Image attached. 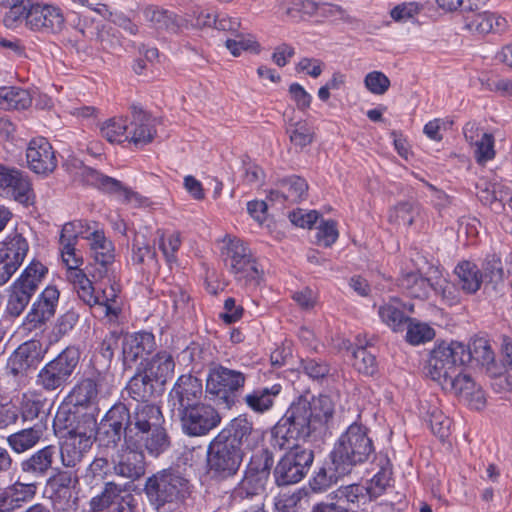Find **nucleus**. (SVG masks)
Segmentation results:
<instances>
[{
  "mask_svg": "<svg viewBox=\"0 0 512 512\" xmlns=\"http://www.w3.org/2000/svg\"><path fill=\"white\" fill-rule=\"evenodd\" d=\"M161 408L156 404H136L132 411L122 402L114 404L96 428L95 439L106 447H116L123 438V445L136 446L143 441L144 433L158 424H164Z\"/></svg>",
  "mask_w": 512,
  "mask_h": 512,
  "instance_id": "1",
  "label": "nucleus"
},
{
  "mask_svg": "<svg viewBox=\"0 0 512 512\" xmlns=\"http://www.w3.org/2000/svg\"><path fill=\"white\" fill-rule=\"evenodd\" d=\"M170 437L164 424H158L144 433L143 441L136 446L122 445L112 459L114 473L138 480L146 473V459L142 448L152 457H158L169 449Z\"/></svg>",
  "mask_w": 512,
  "mask_h": 512,
  "instance_id": "2",
  "label": "nucleus"
},
{
  "mask_svg": "<svg viewBox=\"0 0 512 512\" xmlns=\"http://www.w3.org/2000/svg\"><path fill=\"white\" fill-rule=\"evenodd\" d=\"M0 5L8 11L3 17L7 28H16L24 24L33 31L59 33L65 25V18L60 8L31 0H0Z\"/></svg>",
  "mask_w": 512,
  "mask_h": 512,
  "instance_id": "3",
  "label": "nucleus"
},
{
  "mask_svg": "<svg viewBox=\"0 0 512 512\" xmlns=\"http://www.w3.org/2000/svg\"><path fill=\"white\" fill-rule=\"evenodd\" d=\"M144 491L158 512H183L192 492L189 480L174 469H164L148 477Z\"/></svg>",
  "mask_w": 512,
  "mask_h": 512,
  "instance_id": "4",
  "label": "nucleus"
},
{
  "mask_svg": "<svg viewBox=\"0 0 512 512\" xmlns=\"http://www.w3.org/2000/svg\"><path fill=\"white\" fill-rule=\"evenodd\" d=\"M374 452L373 441L367 434V428L353 423L334 445L330 454L332 469L338 476L349 474L356 465L368 461Z\"/></svg>",
  "mask_w": 512,
  "mask_h": 512,
  "instance_id": "5",
  "label": "nucleus"
},
{
  "mask_svg": "<svg viewBox=\"0 0 512 512\" xmlns=\"http://www.w3.org/2000/svg\"><path fill=\"white\" fill-rule=\"evenodd\" d=\"M247 375L240 370L212 363L208 367L205 392L210 400L232 408L241 395Z\"/></svg>",
  "mask_w": 512,
  "mask_h": 512,
  "instance_id": "6",
  "label": "nucleus"
},
{
  "mask_svg": "<svg viewBox=\"0 0 512 512\" xmlns=\"http://www.w3.org/2000/svg\"><path fill=\"white\" fill-rule=\"evenodd\" d=\"M308 399L299 397L292 402L283 417L274 427V442L280 449L290 440H307L319 434L308 411Z\"/></svg>",
  "mask_w": 512,
  "mask_h": 512,
  "instance_id": "7",
  "label": "nucleus"
},
{
  "mask_svg": "<svg viewBox=\"0 0 512 512\" xmlns=\"http://www.w3.org/2000/svg\"><path fill=\"white\" fill-rule=\"evenodd\" d=\"M80 356L78 348L74 346L65 348L39 370L36 385L48 393L63 390L71 383L79 365Z\"/></svg>",
  "mask_w": 512,
  "mask_h": 512,
  "instance_id": "8",
  "label": "nucleus"
},
{
  "mask_svg": "<svg viewBox=\"0 0 512 512\" xmlns=\"http://www.w3.org/2000/svg\"><path fill=\"white\" fill-rule=\"evenodd\" d=\"M48 269L38 260H32L19 278L9 287L6 312L18 317L29 304Z\"/></svg>",
  "mask_w": 512,
  "mask_h": 512,
  "instance_id": "9",
  "label": "nucleus"
},
{
  "mask_svg": "<svg viewBox=\"0 0 512 512\" xmlns=\"http://www.w3.org/2000/svg\"><path fill=\"white\" fill-rule=\"evenodd\" d=\"M223 242L222 258L224 264L236 280L243 281L246 284L258 283L261 273L246 243L232 236H226Z\"/></svg>",
  "mask_w": 512,
  "mask_h": 512,
  "instance_id": "10",
  "label": "nucleus"
},
{
  "mask_svg": "<svg viewBox=\"0 0 512 512\" xmlns=\"http://www.w3.org/2000/svg\"><path fill=\"white\" fill-rule=\"evenodd\" d=\"M67 281L73 286L78 298L87 306L99 305L105 308L107 317L116 318L119 313V306L116 305L118 290L111 284L110 289H102L101 293L96 292L92 281L83 270H72L66 272Z\"/></svg>",
  "mask_w": 512,
  "mask_h": 512,
  "instance_id": "11",
  "label": "nucleus"
},
{
  "mask_svg": "<svg viewBox=\"0 0 512 512\" xmlns=\"http://www.w3.org/2000/svg\"><path fill=\"white\" fill-rule=\"evenodd\" d=\"M288 452L277 463L273 475L277 486H288L300 482L310 469L314 453L298 445L286 447Z\"/></svg>",
  "mask_w": 512,
  "mask_h": 512,
  "instance_id": "12",
  "label": "nucleus"
},
{
  "mask_svg": "<svg viewBox=\"0 0 512 512\" xmlns=\"http://www.w3.org/2000/svg\"><path fill=\"white\" fill-rule=\"evenodd\" d=\"M244 452L226 440L215 436L207 448V465L210 473L219 479L234 476L243 461Z\"/></svg>",
  "mask_w": 512,
  "mask_h": 512,
  "instance_id": "13",
  "label": "nucleus"
},
{
  "mask_svg": "<svg viewBox=\"0 0 512 512\" xmlns=\"http://www.w3.org/2000/svg\"><path fill=\"white\" fill-rule=\"evenodd\" d=\"M178 414L182 431L192 437L209 434L222 421L219 411L214 406L206 403H200Z\"/></svg>",
  "mask_w": 512,
  "mask_h": 512,
  "instance_id": "14",
  "label": "nucleus"
},
{
  "mask_svg": "<svg viewBox=\"0 0 512 512\" xmlns=\"http://www.w3.org/2000/svg\"><path fill=\"white\" fill-rule=\"evenodd\" d=\"M38 362L36 344L27 342L20 345L9 357L6 365V377L14 391L29 383V373Z\"/></svg>",
  "mask_w": 512,
  "mask_h": 512,
  "instance_id": "15",
  "label": "nucleus"
},
{
  "mask_svg": "<svg viewBox=\"0 0 512 512\" xmlns=\"http://www.w3.org/2000/svg\"><path fill=\"white\" fill-rule=\"evenodd\" d=\"M216 436L242 450H254L262 441L261 431L254 428L253 422L245 414L230 420Z\"/></svg>",
  "mask_w": 512,
  "mask_h": 512,
  "instance_id": "16",
  "label": "nucleus"
},
{
  "mask_svg": "<svg viewBox=\"0 0 512 512\" xmlns=\"http://www.w3.org/2000/svg\"><path fill=\"white\" fill-rule=\"evenodd\" d=\"M59 290L55 286H47L27 313L23 326L32 331L42 329L55 315L59 301Z\"/></svg>",
  "mask_w": 512,
  "mask_h": 512,
  "instance_id": "17",
  "label": "nucleus"
},
{
  "mask_svg": "<svg viewBox=\"0 0 512 512\" xmlns=\"http://www.w3.org/2000/svg\"><path fill=\"white\" fill-rule=\"evenodd\" d=\"M203 386L200 379L192 375H181L169 393L178 413L200 404Z\"/></svg>",
  "mask_w": 512,
  "mask_h": 512,
  "instance_id": "18",
  "label": "nucleus"
},
{
  "mask_svg": "<svg viewBox=\"0 0 512 512\" xmlns=\"http://www.w3.org/2000/svg\"><path fill=\"white\" fill-rule=\"evenodd\" d=\"M156 348L155 337L149 332L126 335L122 342L124 369H131L139 360L151 354Z\"/></svg>",
  "mask_w": 512,
  "mask_h": 512,
  "instance_id": "19",
  "label": "nucleus"
},
{
  "mask_svg": "<svg viewBox=\"0 0 512 512\" xmlns=\"http://www.w3.org/2000/svg\"><path fill=\"white\" fill-rule=\"evenodd\" d=\"M28 167L37 174H48L55 170L57 159L51 144L43 137L32 139L26 150Z\"/></svg>",
  "mask_w": 512,
  "mask_h": 512,
  "instance_id": "20",
  "label": "nucleus"
},
{
  "mask_svg": "<svg viewBox=\"0 0 512 512\" xmlns=\"http://www.w3.org/2000/svg\"><path fill=\"white\" fill-rule=\"evenodd\" d=\"M451 387L459 401L471 409L479 411L485 406L486 400L482 388L464 370L454 377Z\"/></svg>",
  "mask_w": 512,
  "mask_h": 512,
  "instance_id": "21",
  "label": "nucleus"
},
{
  "mask_svg": "<svg viewBox=\"0 0 512 512\" xmlns=\"http://www.w3.org/2000/svg\"><path fill=\"white\" fill-rule=\"evenodd\" d=\"M57 457V446L47 445L23 460L20 463V469L33 478H43L52 469Z\"/></svg>",
  "mask_w": 512,
  "mask_h": 512,
  "instance_id": "22",
  "label": "nucleus"
},
{
  "mask_svg": "<svg viewBox=\"0 0 512 512\" xmlns=\"http://www.w3.org/2000/svg\"><path fill=\"white\" fill-rule=\"evenodd\" d=\"M37 492L36 483L16 481L0 493V512H12L23 503L34 498Z\"/></svg>",
  "mask_w": 512,
  "mask_h": 512,
  "instance_id": "23",
  "label": "nucleus"
},
{
  "mask_svg": "<svg viewBox=\"0 0 512 512\" xmlns=\"http://www.w3.org/2000/svg\"><path fill=\"white\" fill-rule=\"evenodd\" d=\"M100 376L86 377L79 380L67 396L68 402L75 409H90L97 405Z\"/></svg>",
  "mask_w": 512,
  "mask_h": 512,
  "instance_id": "24",
  "label": "nucleus"
},
{
  "mask_svg": "<svg viewBox=\"0 0 512 512\" xmlns=\"http://www.w3.org/2000/svg\"><path fill=\"white\" fill-rule=\"evenodd\" d=\"M138 367L143 370L158 386H164L174 374L175 362L166 351L155 354L151 359L141 361Z\"/></svg>",
  "mask_w": 512,
  "mask_h": 512,
  "instance_id": "25",
  "label": "nucleus"
},
{
  "mask_svg": "<svg viewBox=\"0 0 512 512\" xmlns=\"http://www.w3.org/2000/svg\"><path fill=\"white\" fill-rule=\"evenodd\" d=\"M132 113L133 120L128 129V141L132 142L137 147L149 144L156 135V119L137 107H133Z\"/></svg>",
  "mask_w": 512,
  "mask_h": 512,
  "instance_id": "26",
  "label": "nucleus"
},
{
  "mask_svg": "<svg viewBox=\"0 0 512 512\" xmlns=\"http://www.w3.org/2000/svg\"><path fill=\"white\" fill-rule=\"evenodd\" d=\"M90 249L92 257L98 268V277H105L109 272V267L114 263V246L107 239L102 231L94 230L91 232Z\"/></svg>",
  "mask_w": 512,
  "mask_h": 512,
  "instance_id": "27",
  "label": "nucleus"
},
{
  "mask_svg": "<svg viewBox=\"0 0 512 512\" xmlns=\"http://www.w3.org/2000/svg\"><path fill=\"white\" fill-rule=\"evenodd\" d=\"M508 27L507 20L502 16L485 11L483 13H469L465 19V26L462 29H467L470 33L487 34L502 33Z\"/></svg>",
  "mask_w": 512,
  "mask_h": 512,
  "instance_id": "28",
  "label": "nucleus"
},
{
  "mask_svg": "<svg viewBox=\"0 0 512 512\" xmlns=\"http://www.w3.org/2000/svg\"><path fill=\"white\" fill-rule=\"evenodd\" d=\"M334 494L335 499L345 505L347 512H362L371 502L369 491L361 484L340 486Z\"/></svg>",
  "mask_w": 512,
  "mask_h": 512,
  "instance_id": "29",
  "label": "nucleus"
},
{
  "mask_svg": "<svg viewBox=\"0 0 512 512\" xmlns=\"http://www.w3.org/2000/svg\"><path fill=\"white\" fill-rule=\"evenodd\" d=\"M311 419L318 433L325 432L332 423L335 414V402L328 395H319L308 400Z\"/></svg>",
  "mask_w": 512,
  "mask_h": 512,
  "instance_id": "30",
  "label": "nucleus"
},
{
  "mask_svg": "<svg viewBox=\"0 0 512 512\" xmlns=\"http://www.w3.org/2000/svg\"><path fill=\"white\" fill-rule=\"evenodd\" d=\"M158 386L143 370L138 366L135 374L130 378L126 385L129 396L138 401V404H150Z\"/></svg>",
  "mask_w": 512,
  "mask_h": 512,
  "instance_id": "31",
  "label": "nucleus"
},
{
  "mask_svg": "<svg viewBox=\"0 0 512 512\" xmlns=\"http://www.w3.org/2000/svg\"><path fill=\"white\" fill-rule=\"evenodd\" d=\"M125 493L124 485L113 481L105 482L102 490L89 500V512H103L113 508Z\"/></svg>",
  "mask_w": 512,
  "mask_h": 512,
  "instance_id": "32",
  "label": "nucleus"
},
{
  "mask_svg": "<svg viewBox=\"0 0 512 512\" xmlns=\"http://www.w3.org/2000/svg\"><path fill=\"white\" fill-rule=\"evenodd\" d=\"M91 447L92 445L77 441L75 438L61 436L59 447H57L58 456L65 468L73 469L82 462Z\"/></svg>",
  "mask_w": 512,
  "mask_h": 512,
  "instance_id": "33",
  "label": "nucleus"
},
{
  "mask_svg": "<svg viewBox=\"0 0 512 512\" xmlns=\"http://www.w3.org/2000/svg\"><path fill=\"white\" fill-rule=\"evenodd\" d=\"M454 285L467 294H474L480 289L482 273L474 263L462 261L454 269Z\"/></svg>",
  "mask_w": 512,
  "mask_h": 512,
  "instance_id": "34",
  "label": "nucleus"
},
{
  "mask_svg": "<svg viewBox=\"0 0 512 512\" xmlns=\"http://www.w3.org/2000/svg\"><path fill=\"white\" fill-rule=\"evenodd\" d=\"M448 344L445 341L439 342L431 351L427 365V374L442 388L448 378Z\"/></svg>",
  "mask_w": 512,
  "mask_h": 512,
  "instance_id": "35",
  "label": "nucleus"
},
{
  "mask_svg": "<svg viewBox=\"0 0 512 512\" xmlns=\"http://www.w3.org/2000/svg\"><path fill=\"white\" fill-rule=\"evenodd\" d=\"M280 391L281 386L278 384L271 387L256 388L247 393L244 396L243 401L253 412L262 414L272 408L274 399Z\"/></svg>",
  "mask_w": 512,
  "mask_h": 512,
  "instance_id": "36",
  "label": "nucleus"
},
{
  "mask_svg": "<svg viewBox=\"0 0 512 512\" xmlns=\"http://www.w3.org/2000/svg\"><path fill=\"white\" fill-rule=\"evenodd\" d=\"M46 427L42 423L22 429L7 437V443L16 453H23L33 448L43 437Z\"/></svg>",
  "mask_w": 512,
  "mask_h": 512,
  "instance_id": "37",
  "label": "nucleus"
},
{
  "mask_svg": "<svg viewBox=\"0 0 512 512\" xmlns=\"http://www.w3.org/2000/svg\"><path fill=\"white\" fill-rule=\"evenodd\" d=\"M29 251L27 240L17 232L6 237L0 249V257L20 267Z\"/></svg>",
  "mask_w": 512,
  "mask_h": 512,
  "instance_id": "38",
  "label": "nucleus"
},
{
  "mask_svg": "<svg viewBox=\"0 0 512 512\" xmlns=\"http://www.w3.org/2000/svg\"><path fill=\"white\" fill-rule=\"evenodd\" d=\"M378 315L382 322L394 332L403 331L410 318L403 313L402 302L397 298H392L389 302L381 305Z\"/></svg>",
  "mask_w": 512,
  "mask_h": 512,
  "instance_id": "39",
  "label": "nucleus"
},
{
  "mask_svg": "<svg viewBox=\"0 0 512 512\" xmlns=\"http://www.w3.org/2000/svg\"><path fill=\"white\" fill-rule=\"evenodd\" d=\"M509 191L499 183L481 182L477 184V197L484 205L494 210L505 206L508 202Z\"/></svg>",
  "mask_w": 512,
  "mask_h": 512,
  "instance_id": "40",
  "label": "nucleus"
},
{
  "mask_svg": "<svg viewBox=\"0 0 512 512\" xmlns=\"http://www.w3.org/2000/svg\"><path fill=\"white\" fill-rule=\"evenodd\" d=\"M97 428L96 416L92 412H80L73 428L63 437L75 438L77 441L93 445Z\"/></svg>",
  "mask_w": 512,
  "mask_h": 512,
  "instance_id": "41",
  "label": "nucleus"
},
{
  "mask_svg": "<svg viewBox=\"0 0 512 512\" xmlns=\"http://www.w3.org/2000/svg\"><path fill=\"white\" fill-rule=\"evenodd\" d=\"M144 16L146 21L156 30H166L174 33L179 30L182 22V19L175 13L152 6L144 10Z\"/></svg>",
  "mask_w": 512,
  "mask_h": 512,
  "instance_id": "42",
  "label": "nucleus"
},
{
  "mask_svg": "<svg viewBox=\"0 0 512 512\" xmlns=\"http://www.w3.org/2000/svg\"><path fill=\"white\" fill-rule=\"evenodd\" d=\"M91 227L85 220H74L67 222L63 225L60 233V245L72 251L73 246L77 244L79 237L89 239L91 238Z\"/></svg>",
  "mask_w": 512,
  "mask_h": 512,
  "instance_id": "43",
  "label": "nucleus"
},
{
  "mask_svg": "<svg viewBox=\"0 0 512 512\" xmlns=\"http://www.w3.org/2000/svg\"><path fill=\"white\" fill-rule=\"evenodd\" d=\"M267 479L244 472L241 482L234 490L235 498L248 499L254 498L255 503L263 502L262 493L265 490Z\"/></svg>",
  "mask_w": 512,
  "mask_h": 512,
  "instance_id": "44",
  "label": "nucleus"
},
{
  "mask_svg": "<svg viewBox=\"0 0 512 512\" xmlns=\"http://www.w3.org/2000/svg\"><path fill=\"white\" fill-rule=\"evenodd\" d=\"M280 6L285 15L294 22L314 16L318 10V4L312 0H282Z\"/></svg>",
  "mask_w": 512,
  "mask_h": 512,
  "instance_id": "45",
  "label": "nucleus"
},
{
  "mask_svg": "<svg viewBox=\"0 0 512 512\" xmlns=\"http://www.w3.org/2000/svg\"><path fill=\"white\" fill-rule=\"evenodd\" d=\"M487 0H450V23L454 26L456 33L467 31L462 29L465 26V19L468 15H464L462 11H469V13L478 9L481 4Z\"/></svg>",
  "mask_w": 512,
  "mask_h": 512,
  "instance_id": "46",
  "label": "nucleus"
},
{
  "mask_svg": "<svg viewBox=\"0 0 512 512\" xmlns=\"http://www.w3.org/2000/svg\"><path fill=\"white\" fill-rule=\"evenodd\" d=\"M31 97L28 91L16 87H4L0 89V105L3 109L23 110L31 105Z\"/></svg>",
  "mask_w": 512,
  "mask_h": 512,
  "instance_id": "47",
  "label": "nucleus"
},
{
  "mask_svg": "<svg viewBox=\"0 0 512 512\" xmlns=\"http://www.w3.org/2000/svg\"><path fill=\"white\" fill-rule=\"evenodd\" d=\"M79 484V477L76 471L56 469L53 476L47 480V486L50 487L54 495H71L70 489Z\"/></svg>",
  "mask_w": 512,
  "mask_h": 512,
  "instance_id": "48",
  "label": "nucleus"
},
{
  "mask_svg": "<svg viewBox=\"0 0 512 512\" xmlns=\"http://www.w3.org/2000/svg\"><path fill=\"white\" fill-rule=\"evenodd\" d=\"M290 142L299 149H303L314 141V128L306 121L300 120L290 123L286 129Z\"/></svg>",
  "mask_w": 512,
  "mask_h": 512,
  "instance_id": "49",
  "label": "nucleus"
},
{
  "mask_svg": "<svg viewBox=\"0 0 512 512\" xmlns=\"http://www.w3.org/2000/svg\"><path fill=\"white\" fill-rule=\"evenodd\" d=\"M398 285L411 297L421 298L426 296L429 282L419 272L410 271L401 275Z\"/></svg>",
  "mask_w": 512,
  "mask_h": 512,
  "instance_id": "50",
  "label": "nucleus"
},
{
  "mask_svg": "<svg viewBox=\"0 0 512 512\" xmlns=\"http://www.w3.org/2000/svg\"><path fill=\"white\" fill-rule=\"evenodd\" d=\"M128 129L126 118L113 117L102 125L101 134L111 143H122L129 138Z\"/></svg>",
  "mask_w": 512,
  "mask_h": 512,
  "instance_id": "51",
  "label": "nucleus"
},
{
  "mask_svg": "<svg viewBox=\"0 0 512 512\" xmlns=\"http://www.w3.org/2000/svg\"><path fill=\"white\" fill-rule=\"evenodd\" d=\"M470 347L472 350V363L475 362L487 369L494 364L495 354L488 339L485 337H475L472 339Z\"/></svg>",
  "mask_w": 512,
  "mask_h": 512,
  "instance_id": "52",
  "label": "nucleus"
},
{
  "mask_svg": "<svg viewBox=\"0 0 512 512\" xmlns=\"http://www.w3.org/2000/svg\"><path fill=\"white\" fill-rule=\"evenodd\" d=\"M13 178L14 180L11 181V186H7L4 192L19 203L28 204L32 195V188L28 177L17 170Z\"/></svg>",
  "mask_w": 512,
  "mask_h": 512,
  "instance_id": "53",
  "label": "nucleus"
},
{
  "mask_svg": "<svg viewBox=\"0 0 512 512\" xmlns=\"http://www.w3.org/2000/svg\"><path fill=\"white\" fill-rule=\"evenodd\" d=\"M272 465V454L267 449H261L252 455L245 472L268 480Z\"/></svg>",
  "mask_w": 512,
  "mask_h": 512,
  "instance_id": "54",
  "label": "nucleus"
},
{
  "mask_svg": "<svg viewBox=\"0 0 512 512\" xmlns=\"http://www.w3.org/2000/svg\"><path fill=\"white\" fill-rule=\"evenodd\" d=\"M280 187L285 190L287 201L298 202L304 200L308 192V184L305 179L293 175L280 181Z\"/></svg>",
  "mask_w": 512,
  "mask_h": 512,
  "instance_id": "55",
  "label": "nucleus"
},
{
  "mask_svg": "<svg viewBox=\"0 0 512 512\" xmlns=\"http://www.w3.org/2000/svg\"><path fill=\"white\" fill-rule=\"evenodd\" d=\"M406 340L412 345H418L434 338V330L427 324L409 318L407 322Z\"/></svg>",
  "mask_w": 512,
  "mask_h": 512,
  "instance_id": "56",
  "label": "nucleus"
},
{
  "mask_svg": "<svg viewBox=\"0 0 512 512\" xmlns=\"http://www.w3.org/2000/svg\"><path fill=\"white\" fill-rule=\"evenodd\" d=\"M82 175L87 184L95 186L104 192L113 194L115 189H119L118 180L105 176L93 168L85 167Z\"/></svg>",
  "mask_w": 512,
  "mask_h": 512,
  "instance_id": "57",
  "label": "nucleus"
},
{
  "mask_svg": "<svg viewBox=\"0 0 512 512\" xmlns=\"http://www.w3.org/2000/svg\"><path fill=\"white\" fill-rule=\"evenodd\" d=\"M80 411L79 409L72 410L67 407H60L53 420V429L56 435H68V432L73 428L75 420L77 419Z\"/></svg>",
  "mask_w": 512,
  "mask_h": 512,
  "instance_id": "58",
  "label": "nucleus"
},
{
  "mask_svg": "<svg viewBox=\"0 0 512 512\" xmlns=\"http://www.w3.org/2000/svg\"><path fill=\"white\" fill-rule=\"evenodd\" d=\"M417 214V206L411 202H401L390 211L389 221L397 225L408 227L413 224Z\"/></svg>",
  "mask_w": 512,
  "mask_h": 512,
  "instance_id": "59",
  "label": "nucleus"
},
{
  "mask_svg": "<svg viewBox=\"0 0 512 512\" xmlns=\"http://www.w3.org/2000/svg\"><path fill=\"white\" fill-rule=\"evenodd\" d=\"M353 367L364 375H374L377 371L376 357L364 347L353 352Z\"/></svg>",
  "mask_w": 512,
  "mask_h": 512,
  "instance_id": "60",
  "label": "nucleus"
},
{
  "mask_svg": "<svg viewBox=\"0 0 512 512\" xmlns=\"http://www.w3.org/2000/svg\"><path fill=\"white\" fill-rule=\"evenodd\" d=\"M472 364V350L470 344L462 342H450V365L453 367L467 368Z\"/></svg>",
  "mask_w": 512,
  "mask_h": 512,
  "instance_id": "61",
  "label": "nucleus"
},
{
  "mask_svg": "<svg viewBox=\"0 0 512 512\" xmlns=\"http://www.w3.org/2000/svg\"><path fill=\"white\" fill-rule=\"evenodd\" d=\"M225 46L233 56H239L242 51H250L256 54L260 52V44L253 37H245L241 34H237L233 39H227Z\"/></svg>",
  "mask_w": 512,
  "mask_h": 512,
  "instance_id": "62",
  "label": "nucleus"
},
{
  "mask_svg": "<svg viewBox=\"0 0 512 512\" xmlns=\"http://www.w3.org/2000/svg\"><path fill=\"white\" fill-rule=\"evenodd\" d=\"M44 404V401L37 396L23 394L18 410L24 421H32L39 417Z\"/></svg>",
  "mask_w": 512,
  "mask_h": 512,
  "instance_id": "63",
  "label": "nucleus"
},
{
  "mask_svg": "<svg viewBox=\"0 0 512 512\" xmlns=\"http://www.w3.org/2000/svg\"><path fill=\"white\" fill-rule=\"evenodd\" d=\"M366 89L374 95H384L390 88L389 78L381 71L369 72L364 78Z\"/></svg>",
  "mask_w": 512,
  "mask_h": 512,
  "instance_id": "64",
  "label": "nucleus"
}]
</instances>
